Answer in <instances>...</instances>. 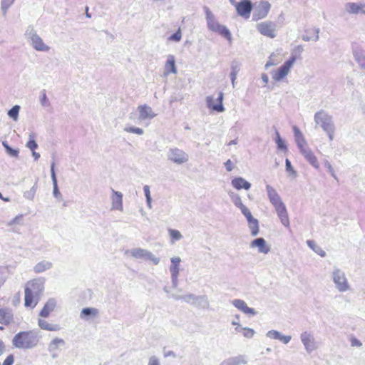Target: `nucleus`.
I'll return each instance as SVG.
<instances>
[{"mask_svg":"<svg viewBox=\"0 0 365 365\" xmlns=\"http://www.w3.org/2000/svg\"><path fill=\"white\" fill-rule=\"evenodd\" d=\"M252 247H258L259 252L267 254L269 251V247L267 245L263 238H257L251 242Z\"/></svg>","mask_w":365,"mask_h":365,"instance_id":"19","label":"nucleus"},{"mask_svg":"<svg viewBox=\"0 0 365 365\" xmlns=\"http://www.w3.org/2000/svg\"><path fill=\"white\" fill-rule=\"evenodd\" d=\"M314 120L328 133L329 138L331 140L333 138L334 126L331 123V117L324 110H320L315 113Z\"/></svg>","mask_w":365,"mask_h":365,"instance_id":"3","label":"nucleus"},{"mask_svg":"<svg viewBox=\"0 0 365 365\" xmlns=\"http://www.w3.org/2000/svg\"><path fill=\"white\" fill-rule=\"evenodd\" d=\"M15 361V357L13 354H9L4 360L1 365H14Z\"/></svg>","mask_w":365,"mask_h":365,"instance_id":"43","label":"nucleus"},{"mask_svg":"<svg viewBox=\"0 0 365 365\" xmlns=\"http://www.w3.org/2000/svg\"><path fill=\"white\" fill-rule=\"evenodd\" d=\"M267 336L271 339H278L284 344H287L291 340L290 336H282L279 331L275 330L268 331Z\"/></svg>","mask_w":365,"mask_h":365,"instance_id":"25","label":"nucleus"},{"mask_svg":"<svg viewBox=\"0 0 365 365\" xmlns=\"http://www.w3.org/2000/svg\"><path fill=\"white\" fill-rule=\"evenodd\" d=\"M131 255L134 257H142L144 256V250L142 249H135L131 251Z\"/></svg>","mask_w":365,"mask_h":365,"instance_id":"45","label":"nucleus"},{"mask_svg":"<svg viewBox=\"0 0 365 365\" xmlns=\"http://www.w3.org/2000/svg\"><path fill=\"white\" fill-rule=\"evenodd\" d=\"M307 244H308V245H309L310 247L313 248V245H314V242L313 241H312V240H308V241H307Z\"/></svg>","mask_w":365,"mask_h":365,"instance_id":"52","label":"nucleus"},{"mask_svg":"<svg viewBox=\"0 0 365 365\" xmlns=\"http://www.w3.org/2000/svg\"><path fill=\"white\" fill-rule=\"evenodd\" d=\"M40 297L25 291L24 306L34 309L38 303Z\"/></svg>","mask_w":365,"mask_h":365,"instance_id":"14","label":"nucleus"},{"mask_svg":"<svg viewBox=\"0 0 365 365\" xmlns=\"http://www.w3.org/2000/svg\"><path fill=\"white\" fill-rule=\"evenodd\" d=\"M277 215L285 227L289 226V220L287 215V212L284 205L276 209Z\"/></svg>","mask_w":365,"mask_h":365,"instance_id":"22","label":"nucleus"},{"mask_svg":"<svg viewBox=\"0 0 365 365\" xmlns=\"http://www.w3.org/2000/svg\"><path fill=\"white\" fill-rule=\"evenodd\" d=\"M235 331L237 332H241L242 334V335L246 338H252L255 334V331L252 329L247 328V327L241 328V329L236 327Z\"/></svg>","mask_w":365,"mask_h":365,"instance_id":"32","label":"nucleus"},{"mask_svg":"<svg viewBox=\"0 0 365 365\" xmlns=\"http://www.w3.org/2000/svg\"><path fill=\"white\" fill-rule=\"evenodd\" d=\"M180 261V257H173L171 259L172 264L170 266V272L173 277H177L179 274V264Z\"/></svg>","mask_w":365,"mask_h":365,"instance_id":"29","label":"nucleus"},{"mask_svg":"<svg viewBox=\"0 0 365 365\" xmlns=\"http://www.w3.org/2000/svg\"><path fill=\"white\" fill-rule=\"evenodd\" d=\"M98 314V310L96 308H84L81 310L80 317L83 319H88L96 317Z\"/></svg>","mask_w":365,"mask_h":365,"instance_id":"26","label":"nucleus"},{"mask_svg":"<svg viewBox=\"0 0 365 365\" xmlns=\"http://www.w3.org/2000/svg\"><path fill=\"white\" fill-rule=\"evenodd\" d=\"M225 168H226L227 171L230 172V171L232 170V169H233V164H232V162L230 160H227L225 163Z\"/></svg>","mask_w":365,"mask_h":365,"instance_id":"47","label":"nucleus"},{"mask_svg":"<svg viewBox=\"0 0 365 365\" xmlns=\"http://www.w3.org/2000/svg\"><path fill=\"white\" fill-rule=\"evenodd\" d=\"M19 110L20 107L19 106H14L11 109L9 110L8 113L9 117L13 118L14 120H16L18 118Z\"/></svg>","mask_w":365,"mask_h":365,"instance_id":"36","label":"nucleus"},{"mask_svg":"<svg viewBox=\"0 0 365 365\" xmlns=\"http://www.w3.org/2000/svg\"><path fill=\"white\" fill-rule=\"evenodd\" d=\"M257 31L263 36L270 38L276 36L275 24L272 21H263L257 25Z\"/></svg>","mask_w":365,"mask_h":365,"instance_id":"7","label":"nucleus"},{"mask_svg":"<svg viewBox=\"0 0 365 365\" xmlns=\"http://www.w3.org/2000/svg\"><path fill=\"white\" fill-rule=\"evenodd\" d=\"M273 64H274L273 63H270V62L267 63V66H268V65H273Z\"/></svg>","mask_w":365,"mask_h":365,"instance_id":"61","label":"nucleus"},{"mask_svg":"<svg viewBox=\"0 0 365 365\" xmlns=\"http://www.w3.org/2000/svg\"><path fill=\"white\" fill-rule=\"evenodd\" d=\"M346 10L351 14H365V4L348 3L346 4Z\"/></svg>","mask_w":365,"mask_h":365,"instance_id":"16","label":"nucleus"},{"mask_svg":"<svg viewBox=\"0 0 365 365\" xmlns=\"http://www.w3.org/2000/svg\"><path fill=\"white\" fill-rule=\"evenodd\" d=\"M300 152L305 159L315 168H319V163L314 153L307 147L305 140L302 138L297 141Z\"/></svg>","mask_w":365,"mask_h":365,"instance_id":"4","label":"nucleus"},{"mask_svg":"<svg viewBox=\"0 0 365 365\" xmlns=\"http://www.w3.org/2000/svg\"><path fill=\"white\" fill-rule=\"evenodd\" d=\"M33 155L34 156L35 159H38L40 157V155L36 153L34 150L33 151Z\"/></svg>","mask_w":365,"mask_h":365,"instance_id":"53","label":"nucleus"},{"mask_svg":"<svg viewBox=\"0 0 365 365\" xmlns=\"http://www.w3.org/2000/svg\"><path fill=\"white\" fill-rule=\"evenodd\" d=\"M169 159L178 164H182L187 161V155L179 149H173L170 150Z\"/></svg>","mask_w":365,"mask_h":365,"instance_id":"11","label":"nucleus"},{"mask_svg":"<svg viewBox=\"0 0 365 365\" xmlns=\"http://www.w3.org/2000/svg\"><path fill=\"white\" fill-rule=\"evenodd\" d=\"M126 131H128L129 133H136V134H138V135H141V134L143 133V130L141 128H139L130 127V128H126Z\"/></svg>","mask_w":365,"mask_h":365,"instance_id":"46","label":"nucleus"},{"mask_svg":"<svg viewBox=\"0 0 365 365\" xmlns=\"http://www.w3.org/2000/svg\"><path fill=\"white\" fill-rule=\"evenodd\" d=\"M0 199H3L4 200H7V199H4V198L2 197V195H1V192H0Z\"/></svg>","mask_w":365,"mask_h":365,"instance_id":"59","label":"nucleus"},{"mask_svg":"<svg viewBox=\"0 0 365 365\" xmlns=\"http://www.w3.org/2000/svg\"><path fill=\"white\" fill-rule=\"evenodd\" d=\"M2 144L9 155L15 158L19 156V152L18 150L11 148L6 142H3Z\"/></svg>","mask_w":365,"mask_h":365,"instance_id":"34","label":"nucleus"},{"mask_svg":"<svg viewBox=\"0 0 365 365\" xmlns=\"http://www.w3.org/2000/svg\"><path fill=\"white\" fill-rule=\"evenodd\" d=\"M51 267L48 262H39L35 266V270L37 272H42Z\"/></svg>","mask_w":365,"mask_h":365,"instance_id":"35","label":"nucleus"},{"mask_svg":"<svg viewBox=\"0 0 365 365\" xmlns=\"http://www.w3.org/2000/svg\"><path fill=\"white\" fill-rule=\"evenodd\" d=\"M144 190H145V195H146L147 199H148V200L149 201V200H150L149 187H148V186H145V187H144Z\"/></svg>","mask_w":365,"mask_h":365,"instance_id":"50","label":"nucleus"},{"mask_svg":"<svg viewBox=\"0 0 365 365\" xmlns=\"http://www.w3.org/2000/svg\"><path fill=\"white\" fill-rule=\"evenodd\" d=\"M349 339H350L351 346H353V347L361 346L362 343L359 339H357L355 336H351Z\"/></svg>","mask_w":365,"mask_h":365,"instance_id":"44","label":"nucleus"},{"mask_svg":"<svg viewBox=\"0 0 365 365\" xmlns=\"http://www.w3.org/2000/svg\"><path fill=\"white\" fill-rule=\"evenodd\" d=\"M56 307V303L53 300H48L43 306V309L41 310L39 314L42 317H47L50 314V313Z\"/></svg>","mask_w":365,"mask_h":365,"instance_id":"23","label":"nucleus"},{"mask_svg":"<svg viewBox=\"0 0 365 365\" xmlns=\"http://www.w3.org/2000/svg\"><path fill=\"white\" fill-rule=\"evenodd\" d=\"M271 4L268 1H260L257 7L253 19L256 21L265 18L270 10Z\"/></svg>","mask_w":365,"mask_h":365,"instance_id":"10","label":"nucleus"},{"mask_svg":"<svg viewBox=\"0 0 365 365\" xmlns=\"http://www.w3.org/2000/svg\"><path fill=\"white\" fill-rule=\"evenodd\" d=\"M236 78V74L235 73H232V82H234L235 79Z\"/></svg>","mask_w":365,"mask_h":365,"instance_id":"56","label":"nucleus"},{"mask_svg":"<svg viewBox=\"0 0 365 365\" xmlns=\"http://www.w3.org/2000/svg\"><path fill=\"white\" fill-rule=\"evenodd\" d=\"M236 318H237V319H239V318H240L239 315H237V316H236Z\"/></svg>","mask_w":365,"mask_h":365,"instance_id":"62","label":"nucleus"},{"mask_svg":"<svg viewBox=\"0 0 365 365\" xmlns=\"http://www.w3.org/2000/svg\"><path fill=\"white\" fill-rule=\"evenodd\" d=\"M238 363H239V361H233V364H234V365H237Z\"/></svg>","mask_w":365,"mask_h":365,"instance_id":"60","label":"nucleus"},{"mask_svg":"<svg viewBox=\"0 0 365 365\" xmlns=\"http://www.w3.org/2000/svg\"><path fill=\"white\" fill-rule=\"evenodd\" d=\"M296 61V57L292 56L279 69L273 73V79L274 81H280L284 78L289 73L291 67Z\"/></svg>","mask_w":365,"mask_h":365,"instance_id":"8","label":"nucleus"},{"mask_svg":"<svg viewBox=\"0 0 365 365\" xmlns=\"http://www.w3.org/2000/svg\"><path fill=\"white\" fill-rule=\"evenodd\" d=\"M232 185L237 190L245 189L247 190L251 187L250 183L241 177L234 178L232 180Z\"/></svg>","mask_w":365,"mask_h":365,"instance_id":"20","label":"nucleus"},{"mask_svg":"<svg viewBox=\"0 0 365 365\" xmlns=\"http://www.w3.org/2000/svg\"><path fill=\"white\" fill-rule=\"evenodd\" d=\"M148 365H160V362L158 359L153 356L150 359Z\"/></svg>","mask_w":365,"mask_h":365,"instance_id":"48","label":"nucleus"},{"mask_svg":"<svg viewBox=\"0 0 365 365\" xmlns=\"http://www.w3.org/2000/svg\"><path fill=\"white\" fill-rule=\"evenodd\" d=\"M232 4H234L235 3V0H230Z\"/></svg>","mask_w":365,"mask_h":365,"instance_id":"58","label":"nucleus"},{"mask_svg":"<svg viewBox=\"0 0 365 365\" xmlns=\"http://www.w3.org/2000/svg\"><path fill=\"white\" fill-rule=\"evenodd\" d=\"M169 234L171 239L174 241L179 240L182 237L180 232L177 230L170 229Z\"/></svg>","mask_w":365,"mask_h":365,"instance_id":"38","label":"nucleus"},{"mask_svg":"<svg viewBox=\"0 0 365 365\" xmlns=\"http://www.w3.org/2000/svg\"><path fill=\"white\" fill-rule=\"evenodd\" d=\"M14 321V315L11 309L8 308L0 309V324L8 326Z\"/></svg>","mask_w":365,"mask_h":365,"instance_id":"13","label":"nucleus"},{"mask_svg":"<svg viewBox=\"0 0 365 365\" xmlns=\"http://www.w3.org/2000/svg\"><path fill=\"white\" fill-rule=\"evenodd\" d=\"M294 130H295L296 134H299V135H301V133H300V132H299V130L298 129L294 128Z\"/></svg>","mask_w":365,"mask_h":365,"instance_id":"57","label":"nucleus"},{"mask_svg":"<svg viewBox=\"0 0 365 365\" xmlns=\"http://www.w3.org/2000/svg\"><path fill=\"white\" fill-rule=\"evenodd\" d=\"M206 19L207 26L210 30L217 33L226 39L231 41L232 36L230 31L225 26L221 25L209 11H207Z\"/></svg>","mask_w":365,"mask_h":365,"instance_id":"2","label":"nucleus"},{"mask_svg":"<svg viewBox=\"0 0 365 365\" xmlns=\"http://www.w3.org/2000/svg\"><path fill=\"white\" fill-rule=\"evenodd\" d=\"M249 224V227L251 230V233L253 236H255L259 232V225L257 220L254 217L251 220H247Z\"/></svg>","mask_w":365,"mask_h":365,"instance_id":"31","label":"nucleus"},{"mask_svg":"<svg viewBox=\"0 0 365 365\" xmlns=\"http://www.w3.org/2000/svg\"><path fill=\"white\" fill-rule=\"evenodd\" d=\"M39 342V336L34 330L20 331L16 334L12 341L13 345L19 349H29Z\"/></svg>","mask_w":365,"mask_h":365,"instance_id":"1","label":"nucleus"},{"mask_svg":"<svg viewBox=\"0 0 365 365\" xmlns=\"http://www.w3.org/2000/svg\"><path fill=\"white\" fill-rule=\"evenodd\" d=\"M26 147L32 151L35 150L37 148L38 145L34 139L33 136L30 135V139L26 143Z\"/></svg>","mask_w":365,"mask_h":365,"instance_id":"41","label":"nucleus"},{"mask_svg":"<svg viewBox=\"0 0 365 365\" xmlns=\"http://www.w3.org/2000/svg\"><path fill=\"white\" fill-rule=\"evenodd\" d=\"M140 117L142 119H146L148 118H153L154 115L152 113V109L150 107L147 106H140L138 107Z\"/></svg>","mask_w":365,"mask_h":365,"instance_id":"27","label":"nucleus"},{"mask_svg":"<svg viewBox=\"0 0 365 365\" xmlns=\"http://www.w3.org/2000/svg\"><path fill=\"white\" fill-rule=\"evenodd\" d=\"M6 346L2 340L0 339V356L4 353Z\"/></svg>","mask_w":365,"mask_h":365,"instance_id":"49","label":"nucleus"},{"mask_svg":"<svg viewBox=\"0 0 365 365\" xmlns=\"http://www.w3.org/2000/svg\"><path fill=\"white\" fill-rule=\"evenodd\" d=\"M14 0H2L1 1V9L4 13L6 14V10L14 3Z\"/></svg>","mask_w":365,"mask_h":365,"instance_id":"42","label":"nucleus"},{"mask_svg":"<svg viewBox=\"0 0 365 365\" xmlns=\"http://www.w3.org/2000/svg\"><path fill=\"white\" fill-rule=\"evenodd\" d=\"M63 341L62 339H54V340L53 341V343H54V344H56V343H63Z\"/></svg>","mask_w":365,"mask_h":365,"instance_id":"55","label":"nucleus"},{"mask_svg":"<svg viewBox=\"0 0 365 365\" xmlns=\"http://www.w3.org/2000/svg\"><path fill=\"white\" fill-rule=\"evenodd\" d=\"M38 324L39 327L43 330L55 331L61 329L58 324L48 323L47 321L41 319H38Z\"/></svg>","mask_w":365,"mask_h":365,"instance_id":"24","label":"nucleus"},{"mask_svg":"<svg viewBox=\"0 0 365 365\" xmlns=\"http://www.w3.org/2000/svg\"><path fill=\"white\" fill-rule=\"evenodd\" d=\"M286 170L292 176H297V172L294 170L289 159H286Z\"/></svg>","mask_w":365,"mask_h":365,"instance_id":"40","label":"nucleus"},{"mask_svg":"<svg viewBox=\"0 0 365 365\" xmlns=\"http://www.w3.org/2000/svg\"><path fill=\"white\" fill-rule=\"evenodd\" d=\"M239 207L240 208L242 214L245 216L247 220H251L253 218L251 212L249 210V209L244 205L243 204L240 203L239 205Z\"/></svg>","mask_w":365,"mask_h":365,"instance_id":"37","label":"nucleus"},{"mask_svg":"<svg viewBox=\"0 0 365 365\" xmlns=\"http://www.w3.org/2000/svg\"><path fill=\"white\" fill-rule=\"evenodd\" d=\"M44 289V282L41 279H34L27 282L25 286V291L41 297Z\"/></svg>","mask_w":365,"mask_h":365,"instance_id":"5","label":"nucleus"},{"mask_svg":"<svg viewBox=\"0 0 365 365\" xmlns=\"http://www.w3.org/2000/svg\"><path fill=\"white\" fill-rule=\"evenodd\" d=\"M302 341L307 350H312L314 348L313 339L310 334L304 333L301 336Z\"/></svg>","mask_w":365,"mask_h":365,"instance_id":"28","label":"nucleus"},{"mask_svg":"<svg viewBox=\"0 0 365 365\" xmlns=\"http://www.w3.org/2000/svg\"><path fill=\"white\" fill-rule=\"evenodd\" d=\"M181 38H182L181 30L179 28L178 30L174 34L171 35L168 38V40L170 41L178 42V41H180L181 40Z\"/></svg>","mask_w":365,"mask_h":365,"instance_id":"39","label":"nucleus"},{"mask_svg":"<svg viewBox=\"0 0 365 365\" xmlns=\"http://www.w3.org/2000/svg\"><path fill=\"white\" fill-rule=\"evenodd\" d=\"M21 216H17V217H16L13 220H11V221L9 223V225H11L14 224L16 222H17V221H18L19 219H21Z\"/></svg>","mask_w":365,"mask_h":365,"instance_id":"51","label":"nucleus"},{"mask_svg":"<svg viewBox=\"0 0 365 365\" xmlns=\"http://www.w3.org/2000/svg\"><path fill=\"white\" fill-rule=\"evenodd\" d=\"M31 43L33 47L40 51H48L49 47L47 46L43 41V40L37 35H34L31 37Z\"/></svg>","mask_w":365,"mask_h":365,"instance_id":"18","label":"nucleus"},{"mask_svg":"<svg viewBox=\"0 0 365 365\" xmlns=\"http://www.w3.org/2000/svg\"><path fill=\"white\" fill-rule=\"evenodd\" d=\"M235 6L237 13L245 19H248L252 9V4L250 0H241L240 2L233 4Z\"/></svg>","mask_w":365,"mask_h":365,"instance_id":"6","label":"nucleus"},{"mask_svg":"<svg viewBox=\"0 0 365 365\" xmlns=\"http://www.w3.org/2000/svg\"><path fill=\"white\" fill-rule=\"evenodd\" d=\"M275 142L277 143V148L280 150L287 151V148L285 144V142L282 139L278 131H276V139Z\"/></svg>","mask_w":365,"mask_h":365,"instance_id":"33","label":"nucleus"},{"mask_svg":"<svg viewBox=\"0 0 365 365\" xmlns=\"http://www.w3.org/2000/svg\"><path fill=\"white\" fill-rule=\"evenodd\" d=\"M232 304L243 313L248 315H255L256 312L254 309L247 307L245 301L242 299H235Z\"/></svg>","mask_w":365,"mask_h":365,"instance_id":"15","label":"nucleus"},{"mask_svg":"<svg viewBox=\"0 0 365 365\" xmlns=\"http://www.w3.org/2000/svg\"><path fill=\"white\" fill-rule=\"evenodd\" d=\"M177 69L175 66V57L173 56H169L168 60L165 64V74L168 75L170 73L175 74Z\"/></svg>","mask_w":365,"mask_h":365,"instance_id":"21","label":"nucleus"},{"mask_svg":"<svg viewBox=\"0 0 365 365\" xmlns=\"http://www.w3.org/2000/svg\"><path fill=\"white\" fill-rule=\"evenodd\" d=\"M232 324L237 326L236 327H238L239 329H241L240 324L237 322H232Z\"/></svg>","mask_w":365,"mask_h":365,"instance_id":"54","label":"nucleus"},{"mask_svg":"<svg viewBox=\"0 0 365 365\" xmlns=\"http://www.w3.org/2000/svg\"><path fill=\"white\" fill-rule=\"evenodd\" d=\"M223 93L220 92L216 99H214L212 96H208L207 98V107L217 113L223 112L225 108L222 105Z\"/></svg>","mask_w":365,"mask_h":365,"instance_id":"9","label":"nucleus"},{"mask_svg":"<svg viewBox=\"0 0 365 365\" xmlns=\"http://www.w3.org/2000/svg\"><path fill=\"white\" fill-rule=\"evenodd\" d=\"M334 281L340 291H345L348 288L346 279L339 271L334 273Z\"/></svg>","mask_w":365,"mask_h":365,"instance_id":"17","label":"nucleus"},{"mask_svg":"<svg viewBox=\"0 0 365 365\" xmlns=\"http://www.w3.org/2000/svg\"><path fill=\"white\" fill-rule=\"evenodd\" d=\"M267 190L269 199L271 203L274 207L275 210L284 205V203L282 202L277 191L274 188H272L270 186H267Z\"/></svg>","mask_w":365,"mask_h":365,"instance_id":"12","label":"nucleus"},{"mask_svg":"<svg viewBox=\"0 0 365 365\" xmlns=\"http://www.w3.org/2000/svg\"><path fill=\"white\" fill-rule=\"evenodd\" d=\"M113 197V207L117 210H121L123 207L122 195L120 192H114Z\"/></svg>","mask_w":365,"mask_h":365,"instance_id":"30","label":"nucleus"}]
</instances>
